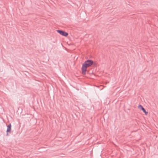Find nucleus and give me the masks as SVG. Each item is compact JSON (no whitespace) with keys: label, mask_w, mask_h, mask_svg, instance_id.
<instances>
[{"label":"nucleus","mask_w":158,"mask_h":158,"mask_svg":"<svg viewBox=\"0 0 158 158\" xmlns=\"http://www.w3.org/2000/svg\"><path fill=\"white\" fill-rule=\"evenodd\" d=\"M139 109L141 110L146 115H147L148 113V112L146 111L145 109L141 105H139L138 106Z\"/></svg>","instance_id":"3"},{"label":"nucleus","mask_w":158,"mask_h":158,"mask_svg":"<svg viewBox=\"0 0 158 158\" xmlns=\"http://www.w3.org/2000/svg\"><path fill=\"white\" fill-rule=\"evenodd\" d=\"M11 123H10L8 126H7V128L6 130V135H8V133H10L11 132Z\"/></svg>","instance_id":"4"},{"label":"nucleus","mask_w":158,"mask_h":158,"mask_svg":"<svg viewBox=\"0 0 158 158\" xmlns=\"http://www.w3.org/2000/svg\"><path fill=\"white\" fill-rule=\"evenodd\" d=\"M56 31L57 32L63 36L66 37L68 35V33L62 30H56Z\"/></svg>","instance_id":"2"},{"label":"nucleus","mask_w":158,"mask_h":158,"mask_svg":"<svg viewBox=\"0 0 158 158\" xmlns=\"http://www.w3.org/2000/svg\"><path fill=\"white\" fill-rule=\"evenodd\" d=\"M95 65V63L91 60H87L85 61L83 64L81 68L82 73L85 75L86 74V72L87 67L91 66L92 65Z\"/></svg>","instance_id":"1"}]
</instances>
